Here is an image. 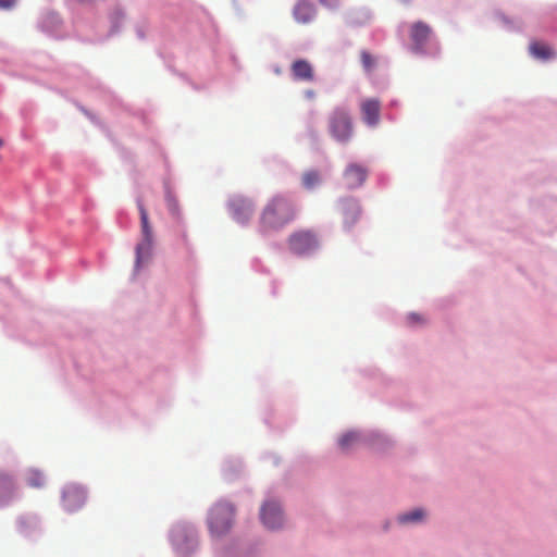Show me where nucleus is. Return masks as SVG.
<instances>
[{
  "label": "nucleus",
  "mask_w": 557,
  "mask_h": 557,
  "mask_svg": "<svg viewBox=\"0 0 557 557\" xmlns=\"http://www.w3.org/2000/svg\"><path fill=\"white\" fill-rule=\"evenodd\" d=\"M288 249L296 256H308L319 248L317 235L311 231H296L288 236Z\"/></svg>",
  "instance_id": "nucleus-5"
},
{
  "label": "nucleus",
  "mask_w": 557,
  "mask_h": 557,
  "mask_svg": "<svg viewBox=\"0 0 557 557\" xmlns=\"http://www.w3.org/2000/svg\"><path fill=\"white\" fill-rule=\"evenodd\" d=\"M358 442H359L358 433L348 432L339 438L338 444L343 450H347Z\"/></svg>",
  "instance_id": "nucleus-21"
},
{
  "label": "nucleus",
  "mask_w": 557,
  "mask_h": 557,
  "mask_svg": "<svg viewBox=\"0 0 557 557\" xmlns=\"http://www.w3.org/2000/svg\"><path fill=\"white\" fill-rule=\"evenodd\" d=\"M360 111L363 122L373 127L380 122L381 102L377 99L369 98L361 102Z\"/></svg>",
  "instance_id": "nucleus-11"
},
{
  "label": "nucleus",
  "mask_w": 557,
  "mask_h": 557,
  "mask_svg": "<svg viewBox=\"0 0 557 557\" xmlns=\"http://www.w3.org/2000/svg\"><path fill=\"white\" fill-rule=\"evenodd\" d=\"M260 518L263 525L270 530L278 529L283 523L281 507L275 502H267L260 510Z\"/></svg>",
  "instance_id": "nucleus-7"
},
{
  "label": "nucleus",
  "mask_w": 557,
  "mask_h": 557,
  "mask_svg": "<svg viewBox=\"0 0 557 557\" xmlns=\"http://www.w3.org/2000/svg\"><path fill=\"white\" fill-rule=\"evenodd\" d=\"M360 61L367 73H372L376 66V58L367 50L360 52Z\"/></svg>",
  "instance_id": "nucleus-18"
},
{
  "label": "nucleus",
  "mask_w": 557,
  "mask_h": 557,
  "mask_svg": "<svg viewBox=\"0 0 557 557\" xmlns=\"http://www.w3.org/2000/svg\"><path fill=\"white\" fill-rule=\"evenodd\" d=\"M3 145V140L0 138V147Z\"/></svg>",
  "instance_id": "nucleus-27"
},
{
  "label": "nucleus",
  "mask_w": 557,
  "mask_h": 557,
  "mask_svg": "<svg viewBox=\"0 0 557 557\" xmlns=\"http://www.w3.org/2000/svg\"><path fill=\"white\" fill-rule=\"evenodd\" d=\"M182 532L181 531H177L175 534H174V537H173V541L174 543L178 546L180 545V540L182 537Z\"/></svg>",
  "instance_id": "nucleus-26"
},
{
  "label": "nucleus",
  "mask_w": 557,
  "mask_h": 557,
  "mask_svg": "<svg viewBox=\"0 0 557 557\" xmlns=\"http://www.w3.org/2000/svg\"><path fill=\"white\" fill-rule=\"evenodd\" d=\"M45 476L40 471L30 470L27 474L26 482L30 487L40 488L45 485Z\"/></svg>",
  "instance_id": "nucleus-20"
},
{
  "label": "nucleus",
  "mask_w": 557,
  "mask_h": 557,
  "mask_svg": "<svg viewBox=\"0 0 557 557\" xmlns=\"http://www.w3.org/2000/svg\"><path fill=\"white\" fill-rule=\"evenodd\" d=\"M432 28L422 21L414 22L410 26L409 35L412 41V51L416 53L424 52L425 45L432 36Z\"/></svg>",
  "instance_id": "nucleus-6"
},
{
  "label": "nucleus",
  "mask_w": 557,
  "mask_h": 557,
  "mask_svg": "<svg viewBox=\"0 0 557 557\" xmlns=\"http://www.w3.org/2000/svg\"><path fill=\"white\" fill-rule=\"evenodd\" d=\"M293 14L298 23L307 24L314 18L315 8L310 1L300 0L296 3Z\"/></svg>",
  "instance_id": "nucleus-15"
},
{
  "label": "nucleus",
  "mask_w": 557,
  "mask_h": 557,
  "mask_svg": "<svg viewBox=\"0 0 557 557\" xmlns=\"http://www.w3.org/2000/svg\"><path fill=\"white\" fill-rule=\"evenodd\" d=\"M168 206H169L170 211L173 214H177L178 213V205H177V201L174 198L170 197L168 199Z\"/></svg>",
  "instance_id": "nucleus-22"
},
{
  "label": "nucleus",
  "mask_w": 557,
  "mask_h": 557,
  "mask_svg": "<svg viewBox=\"0 0 557 557\" xmlns=\"http://www.w3.org/2000/svg\"><path fill=\"white\" fill-rule=\"evenodd\" d=\"M327 131L337 143H349L354 134V124L349 112L342 107L334 108L327 116Z\"/></svg>",
  "instance_id": "nucleus-2"
},
{
  "label": "nucleus",
  "mask_w": 557,
  "mask_h": 557,
  "mask_svg": "<svg viewBox=\"0 0 557 557\" xmlns=\"http://www.w3.org/2000/svg\"><path fill=\"white\" fill-rule=\"evenodd\" d=\"M137 207L140 214V231L141 240L136 246V270L143 264L148 262L151 257L153 246V232L149 221L148 211L140 200L137 201Z\"/></svg>",
  "instance_id": "nucleus-3"
},
{
  "label": "nucleus",
  "mask_w": 557,
  "mask_h": 557,
  "mask_svg": "<svg viewBox=\"0 0 557 557\" xmlns=\"http://www.w3.org/2000/svg\"><path fill=\"white\" fill-rule=\"evenodd\" d=\"M320 183H321V176L318 171L310 170L302 174L301 184L306 189H313Z\"/></svg>",
  "instance_id": "nucleus-17"
},
{
  "label": "nucleus",
  "mask_w": 557,
  "mask_h": 557,
  "mask_svg": "<svg viewBox=\"0 0 557 557\" xmlns=\"http://www.w3.org/2000/svg\"><path fill=\"white\" fill-rule=\"evenodd\" d=\"M230 207L233 218L239 223L249 221L255 211L253 202L244 197L233 198L230 202Z\"/></svg>",
  "instance_id": "nucleus-8"
},
{
  "label": "nucleus",
  "mask_w": 557,
  "mask_h": 557,
  "mask_svg": "<svg viewBox=\"0 0 557 557\" xmlns=\"http://www.w3.org/2000/svg\"><path fill=\"white\" fill-rule=\"evenodd\" d=\"M17 485L12 474L0 471V507L8 505L15 496Z\"/></svg>",
  "instance_id": "nucleus-13"
},
{
  "label": "nucleus",
  "mask_w": 557,
  "mask_h": 557,
  "mask_svg": "<svg viewBox=\"0 0 557 557\" xmlns=\"http://www.w3.org/2000/svg\"><path fill=\"white\" fill-rule=\"evenodd\" d=\"M297 214L294 201L285 196L272 197L259 218V231L264 234L270 231H277L290 223Z\"/></svg>",
  "instance_id": "nucleus-1"
},
{
  "label": "nucleus",
  "mask_w": 557,
  "mask_h": 557,
  "mask_svg": "<svg viewBox=\"0 0 557 557\" xmlns=\"http://www.w3.org/2000/svg\"><path fill=\"white\" fill-rule=\"evenodd\" d=\"M408 321H409L410 324H416V323L422 322L423 319L418 313H411V314L408 315Z\"/></svg>",
  "instance_id": "nucleus-23"
},
{
  "label": "nucleus",
  "mask_w": 557,
  "mask_h": 557,
  "mask_svg": "<svg viewBox=\"0 0 557 557\" xmlns=\"http://www.w3.org/2000/svg\"><path fill=\"white\" fill-rule=\"evenodd\" d=\"M234 507L228 503H218L210 510L208 524L212 535L221 536L233 525Z\"/></svg>",
  "instance_id": "nucleus-4"
},
{
  "label": "nucleus",
  "mask_w": 557,
  "mask_h": 557,
  "mask_svg": "<svg viewBox=\"0 0 557 557\" xmlns=\"http://www.w3.org/2000/svg\"><path fill=\"white\" fill-rule=\"evenodd\" d=\"M63 506L69 511H74L85 503V492L76 485H69L63 491Z\"/></svg>",
  "instance_id": "nucleus-12"
},
{
  "label": "nucleus",
  "mask_w": 557,
  "mask_h": 557,
  "mask_svg": "<svg viewBox=\"0 0 557 557\" xmlns=\"http://www.w3.org/2000/svg\"><path fill=\"white\" fill-rule=\"evenodd\" d=\"M368 170L358 163H349L344 173L343 178L348 188L360 187L367 180Z\"/></svg>",
  "instance_id": "nucleus-9"
},
{
  "label": "nucleus",
  "mask_w": 557,
  "mask_h": 557,
  "mask_svg": "<svg viewBox=\"0 0 557 557\" xmlns=\"http://www.w3.org/2000/svg\"><path fill=\"white\" fill-rule=\"evenodd\" d=\"M425 516V512L423 511V509L421 508H417L414 510H412L411 512H408V513H404V515H400L398 517V522L399 523H409V522H418L420 520H422Z\"/></svg>",
  "instance_id": "nucleus-19"
},
{
  "label": "nucleus",
  "mask_w": 557,
  "mask_h": 557,
  "mask_svg": "<svg viewBox=\"0 0 557 557\" xmlns=\"http://www.w3.org/2000/svg\"><path fill=\"white\" fill-rule=\"evenodd\" d=\"M304 96H305L307 99L312 100V99H314V98H315L317 92H315L313 89H307V90H305Z\"/></svg>",
  "instance_id": "nucleus-25"
},
{
  "label": "nucleus",
  "mask_w": 557,
  "mask_h": 557,
  "mask_svg": "<svg viewBox=\"0 0 557 557\" xmlns=\"http://www.w3.org/2000/svg\"><path fill=\"white\" fill-rule=\"evenodd\" d=\"M404 2H409L410 0H403Z\"/></svg>",
  "instance_id": "nucleus-28"
},
{
  "label": "nucleus",
  "mask_w": 557,
  "mask_h": 557,
  "mask_svg": "<svg viewBox=\"0 0 557 557\" xmlns=\"http://www.w3.org/2000/svg\"><path fill=\"white\" fill-rule=\"evenodd\" d=\"M339 211L343 216L344 226L349 230L359 219L361 209L357 200L352 198L343 199L339 202Z\"/></svg>",
  "instance_id": "nucleus-10"
},
{
  "label": "nucleus",
  "mask_w": 557,
  "mask_h": 557,
  "mask_svg": "<svg viewBox=\"0 0 557 557\" xmlns=\"http://www.w3.org/2000/svg\"><path fill=\"white\" fill-rule=\"evenodd\" d=\"M290 72L295 81L312 82L314 79L312 65L304 59L294 61L290 65Z\"/></svg>",
  "instance_id": "nucleus-14"
},
{
  "label": "nucleus",
  "mask_w": 557,
  "mask_h": 557,
  "mask_svg": "<svg viewBox=\"0 0 557 557\" xmlns=\"http://www.w3.org/2000/svg\"><path fill=\"white\" fill-rule=\"evenodd\" d=\"M16 0H0V8L11 9L15 4Z\"/></svg>",
  "instance_id": "nucleus-24"
},
{
  "label": "nucleus",
  "mask_w": 557,
  "mask_h": 557,
  "mask_svg": "<svg viewBox=\"0 0 557 557\" xmlns=\"http://www.w3.org/2000/svg\"><path fill=\"white\" fill-rule=\"evenodd\" d=\"M530 53L541 60H548L556 57V52L546 44L533 41L529 47Z\"/></svg>",
  "instance_id": "nucleus-16"
}]
</instances>
